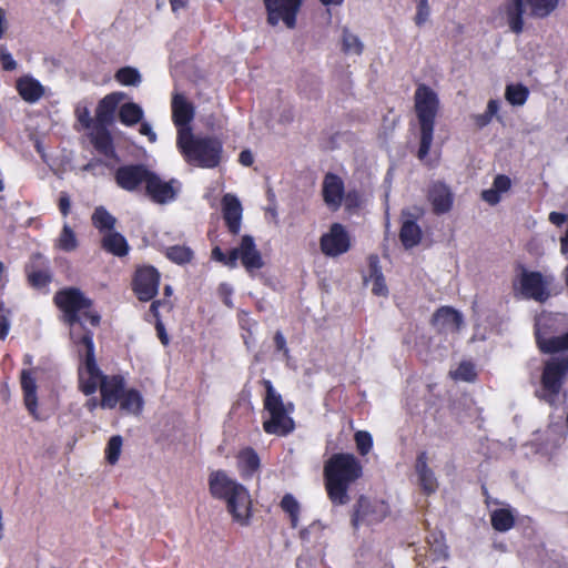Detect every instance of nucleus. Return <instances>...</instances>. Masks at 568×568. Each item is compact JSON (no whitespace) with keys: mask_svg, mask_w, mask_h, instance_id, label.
Masks as SVG:
<instances>
[{"mask_svg":"<svg viewBox=\"0 0 568 568\" xmlns=\"http://www.w3.org/2000/svg\"><path fill=\"white\" fill-rule=\"evenodd\" d=\"M510 184V179L508 176L499 174L495 178L493 186L499 191V193H503L509 190Z\"/></svg>","mask_w":568,"mask_h":568,"instance_id":"3c124183","label":"nucleus"},{"mask_svg":"<svg viewBox=\"0 0 568 568\" xmlns=\"http://www.w3.org/2000/svg\"><path fill=\"white\" fill-rule=\"evenodd\" d=\"M429 14H430V9L428 6V1L419 0L418 6H417V12L415 16V23L417 26L424 24L428 20Z\"/></svg>","mask_w":568,"mask_h":568,"instance_id":"49530a36","label":"nucleus"},{"mask_svg":"<svg viewBox=\"0 0 568 568\" xmlns=\"http://www.w3.org/2000/svg\"><path fill=\"white\" fill-rule=\"evenodd\" d=\"M557 6V0H509L504 6V18L514 33L524 28V16L544 18Z\"/></svg>","mask_w":568,"mask_h":568,"instance_id":"9d476101","label":"nucleus"},{"mask_svg":"<svg viewBox=\"0 0 568 568\" xmlns=\"http://www.w3.org/2000/svg\"><path fill=\"white\" fill-rule=\"evenodd\" d=\"M172 120L178 129V135L181 131L192 132L190 123L194 119L195 110L193 104L182 93L175 92L172 97Z\"/></svg>","mask_w":568,"mask_h":568,"instance_id":"2eb2a0df","label":"nucleus"},{"mask_svg":"<svg viewBox=\"0 0 568 568\" xmlns=\"http://www.w3.org/2000/svg\"><path fill=\"white\" fill-rule=\"evenodd\" d=\"M415 471L422 490L426 495L434 494L438 488V481L433 469L427 464L426 453L423 452L418 455L415 464Z\"/></svg>","mask_w":568,"mask_h":568,"instance_id":"b1692460","label":"nucleus"},{"mask_svg":"<svg viewBox=\"0 0 568 568\" xmlns=\"http://www.w3.org/2000/svg\"><path fill=\"white\" fill-rule=\"evenodd\" d=\"M520 293L526 298H534L536 301H545L549 294L546 290V283L540 273L524 272L520 277Z\"/></svg>","mask_w":568,"mask_h":568,"instance_id":"aec40b11","label":"nucleus"},{"mask_svg":"<svg viewBox=\"0 0 568 568\" xmlns=\"http://www.w3.org/2000/svg\"><path fill=\"white\" fill-rule=\"evenodd\" d=\"M343 181L335 174H326L323 182V196L325 203L333 210L339 207L343 199Z\"/></svg>","mask_w":568,"mask_h":568,"instance_id":"bb28decb","label":"nucleus"},{"mask_svg":"<svg viewBox=\"0 0 568 568\" xmlns=\"http://www.w3.org/2000/svg\"><path fill=\"white\" fill-rule=\"evenodd\" d=\"M474 121L478 128H484L491 121V116L485 112L474 116Z\"/></svg>","mask_w":568,"mask_h":568,"instance_id":"bf43d9fd","label":"nucleus"},{"mask_svg":"<svg viewBox=\"0 0 568 568\" xmlns=\"http://www.w3.org/2000/svg\"><path fill=\"white\" fill-rule=\"evenodd\" d=\"M212 258L223 263L230 268L236 267V252H233V248L230 251V254L226 255L219 246H215L212 250Z\"/></svg>","mask_w":568,"mask_h":568,"instance_id":"37998d69","label":"nucleus"},{"mask_svg":"<svg viewBox=\"0 0 568 568\" xmlns=\"http://www.w3.org/2000/svg\"><path fill=\"white\" fill-rule=\"evenodd\" d=\"M415 111L420 129V143L417 152L419 160H424L433 143L435 118L439 101L437 94L427 85L420 84L414 95Z\"/></svg>","mask_w":568,"mask_h":568,"instance_id":"0eeeda50","label":"nucleus"},{"mask_svg":"<svg viewBox=\"0 0 568 568\" xmlns=\"http://www.w3.org/2000/svg\"><path fill=\"white\" fill-rule=\"evenodd\" d=\"M325 6H339L344 0H320Z\"/></svg>","mask_w":568,"mask_h":568,"instance_id":"338daca9","label":"nucleus"},{"mask_svg":"<svg viewBox=\"0 0 568 568\" xmlns=\"http://www.w3.org/2000/svg\"><path fill=\"white\" fill-rule=\"evenodd\" d=\"M74 114L81 129L87 131L93 150L106 156V97L99 101L94 118H91L90 110L83 104L77 105Z\"/></svg>","mask_w":568,"mask_h":568,"instance_id":"1a4fd4ad","label":"nucleus"},{"mask_svg":"<svg viewBox=\"0 0 568 568\" xmlns=\"http://www.w3.org/2000/svg\"><path fill=\"white\" fill-rule=\"evenodd\" d=\"M239 469L244 477H252L261 466V462L256 452L246 447L237 455Z\"/></svg>","mask_w":568,"mask_h":568,"instance_id":"c85d7f7f","label":"nucleus"},{"mask_svg":"<svg viewBox=\"0 0 568 568\" xmlns=\"http://www.w3.org/2000/svg\"><path fill=\"white\" fill-rule=\"evenodd\" d=\"M274 343H275L276 349L283 352L284 355L287 356L288 348L286 347L285 337L283 336V334L281 332L275 333Z\"/></svg>","mask_w":568,"mask_h":568,"instance_id":"6e6d98bb","label":"nucleus"},{"mask_svg":"<svg viewBox=\"0 0 568 568\" xmlns=\"http://www.w3.org/2000/svg\"><path fill=\"white\" fill-rule=\"evenodd\" d=\"M403 217H405V220L402 223L399 239L406 248H410L419 243L422 230L407 211H403Z\"/></svg>","mask_w":568,"mask_h":568,"instance_id":"cd10ccee","label":"nucleus"},{"mask_svg":"<svg viewBox=\"0 0 568 568\" xmlns=\"http://www.w3.org/2000/svg\"><path fill=\"white\" fill-rule=\"evenodd\" d=\"M528 93V89L521 84H509L506 87L505 98L513 105H523Z\"/></svg>","mask_w":568,"mask_h":568,"instance_id":"4c0bfd02","label":"nucleus"},{"mask_svg":"<svg viewBox=\"0 0 568 568\" xmlns=\"http://www.w3.org/2000/svg\"><path fill=\"white\" fill-rule=\"evenodd\" d=\"M9 329H10V321H9L7 314L1 313L0 314V339L1 341L6 339V337L9 334Z\"/></svg>","mask_w":568,"mask_h":568,"instance_id":"5fc2aeb1","label":"nucleus"},{"mask_svg":"<svg viewBox=\"0 0 568 568\" xmlns=\"http://www.w3.org/2000/svg\"><path fill=\"white\" fill-rule=\"evenodd\" d=\"M8 282L6 274V266L3 262L0 261V287H4Z\"/></svg>","mask_w":568,"mask_h":568,"instance_id":"0e129e2a","label":"nucleus"},{"mask_svg":"<svg viewBox=\"0 0 568 568\" xmlns=\"http://www.w3.org/2000/svg\"><path fill=\"white\" fill-rule=\"evenodd\" d=\"M106 163L103 160H92L88 164L84 165V170L92 171L94 174L101 173L103 174L104 168Z\"/></svg>","mask_w":568,"mask_h":568,"instance_id":"864d4df0","label":"nucleus"},{"mask_svg":"<svg viewBox=\"0 0 568 568\" xmlns=\"http://www.w3.org/2000/svg\"><path fill=\"white\" fill-rule=\"evenodd\" d=\"M210 490L216 498L226 501L227 510L234 520L246 525L251 515V497L247 489L227 476L223 470L210 475Z\"/></svg>","mask_w":568,"mask_h":568,"instance_id":"39448f33","label":"nucleus"},{"mask_svg":"<svg viewBox=\"0 0 568 568\" xmlns=\"http://www.w3.org/2000/svg\"><path fill=\"white\" fill-rule=\"evenodd\" d=\"M16 90L20 98L29 104L39 102L45 94V88L42 83L30 74L17 79Z\"/></svg>","mask_w":568,"mask_h":568,"instance_id":"412c9836","label":"nucleus"},{"mask_svg":"<svg viewBox=\"0 0 568 568\" xmlns=\"http://www.w3.org/2000/svg\"><path fill=\"white\" fill-rule=\"evenodd\" d=\"M114 79L120 84L126 87H138L142 81V77L138 69L132 67H124L119 69L114 74Z\"/></svg>","mask_w":568,"mask_h":568,"instance_id":"e433bc0d","label":"nucleus"},{"mask_svg":"<svg viewBox=\"0 0 568 568\" xmlns=\"http://www.w3.org/2000/svg\"><path fill=\"white\" fill-rule=\"evenodd\" d=\"M433 324L439 331L456 333L463 324V317L452 307H442L434 314Z\"/></svg>","mask_w":568,"mask_h":568,"instance_id":"a878e982","label":"nucleus"},{"mask_svg":"<svg viewBox=\"0 0 568 568\" xmlns=\"http://www.w3.org/2000/svg\"><path fill=\"white\" fill-rule=\"evenodd\" d=\"M233 252H236V262L241 260L242 265L250 273L262 268L264 265L261 253L250 235L243 236L240 245L234 247Z\"/></svg>","mask_w":568,"mask_h":568,"instance_id":"a211bd4d","label":"nucleus"},{"mask_svg":"<svg viewBox=\"0 0 568 568\" xmlns=\"http://www.w3.org/2000/svg\"><path fill=\"white\" fill-rule=\"evenodd\" d=\"M281 507L290 515L292 527L295 528L300 510L297 500L291 494H286L281 501Z\"/></svg>","mask_w":568,"mask_h":568,"instance_id":"ea45409f","label":"nucleus"},{"mask_svg":"<svg viewBox=\"0 0 568 568\" xmlns=\"http://www.w3.org/2000/svg\"><path fill=\"white\" fill-rule=\"evenodd\" d=\"M558 316L540 315L535 322V339L537 348L550 357L544 363L541 374V390L539 397L549 404H555L568 374V331L560 332Z\"/></svg>","mask_w":568,"mask_h":568,"instance_id":"f257e3e1","label":"nucleus"},{"mask_svg":"<svg viewBox=\"0 0 568 568\" xmlns=\"http://www.w3.org/2000/svg\"><path fill=\"white\" fill-rule=\"evenodd\" d=\"M55 246L63 252H72L78 247L77 235L69 224L63 225Z\"/></svg>","mask_w":568,"mask_h":568,"instance_id":"f704fd0d","label":"nucleus"},{"mask_svg":"<svg viewBox=\"0 0 568 568\" xmlns=\"http://www.w3.org/2000/svg\"><path fill=\"white\" fill-rule=\"evenodd\" d=\"M58 207L62 216L67 217L70 214L71 200L70 195L64 191L59 194Z\"/></svg>","mask_w":568,"mask_h":568,"instance_id":"09e8293b","label":"nucleus"},{"mask_svg":"<svg viewBox=\"0 0 568 568\" xmlns=\"http://www.w3.org/2000/svg\"><path fill=\"white\" fill-rule=\"evenodd\" d=\"M140 133L142 135H145L148 136L149 141L150 142H155L156 141V134L155 132L153 131L151 124L146 123V122H143L141 123V126H140Z\"/></svg>","mask_w":568,"mask_h":568,"instance_id":"4d7b16f0","label":"nucleus"},{"mask_svg":"<svg viewBox=\"0 0 568 568\" xmlns=\"http://www.w3.org/2000/svg\"><path fill=\"white\" fill-rule=\"evenodd\" d=\"M126 99V94L124 92H112L109 93V115L116 108V105ZM111 122V118L109 116V123Z\"/></svg>","mask_w":568,"mask_h":568,"instance_id":"8fccbe9b","label":"nucleus"},{"mask_svg":"<svg viewBox=\"0 0 568 568\" xmlns=\"http://www.w3.org/2000/svg\"><path fill=\"white\" fill-rule=\"evenodd\" d=\"M428 200L436 214L448 212L453 205V193L449 187L440 182L434 183L428 192Z\"/></svg>","mask_w":568,"mask_h":568,"instance_id":"393cba45","label":"nucleus"},{"mask_svg":"<svg viewBox=\"0 0 568 568\" xmlns=\"http://www.w3.org/2000/svg\"><path fill=\"white\" fill-rule=\"evenodd\" d=\"M498 111V102L496 100H490L487 104L486 112L493 118Z\"/></svg>","mask_w":568,"mask_h":568,"instance_id":"e2e57ef3","label":"nucleus"},{"mask_svg":"<svg viewBox=\"0 0 568 568\" xmlns=\"http://www.w3.org/2000/svg\"><path fill=\"white\" fill-rule=\"evenodd\" d=\"M122 447V437L120 435L113 436L109 439V465H114L120 456Z\"/></svg>","mask_w":568,"mask_h":568,"instance_id":"a18cd8bd","label":"nucleus"},{"mask_svg":"<svg viewBox=\"0 0 568 568\" xmlns=\"http://www.w3.org/2000/svg\"><path fill=\"white\" fill-rule=\"evenodd\" d=\"M156 332H158V336L161 339L162 344L166 345L169 343V338H168V335L163 327V324L161 322H156Z\"/></svg>","mask_w":568,"mask_h":568,"instance_id":"680f3d73","label":"nucleus"},{"mask_svg":"<svg viewBox=\"0 0 568 568\" xmlns=\"http://www.w3.org/2000/svg\"><path fill=\"white\" fill-rule=\"evenodd\" d=\"M267 11V22L276 26L283 21L287 28L293 29L296 23V14L302 0H263Z\"/></svg>","mask_w":568,"mask_h":568,"instance_id":"f8f14e48","label":"nucleus"},{"mask_svg":"<svg viewBox=\"0 0 568 568\" xmlns=\"http://www.w3.org/2000/svg\"><path fill=\"white\" fill-rule=\"evenodd\" d=\"M369 276L365 281L372 283V291L375 295L386 296L388 294V288L385 283L384 275L378 266L377 256L369 257Z\"/></svg>","mask_w":568,"mask_h":568,"instance_id":"7c9ffc66","label":"nucleus"},{"mask_svg":"<svg viewBox=\"0 0 568 568\" xmlns=\"http://www.w3.org/2000/svg\"><path fill=\"white\" fill-rule=\"evenodd\" d=\"M160 274L152 267L146 266L136 271L134 278V292L140 301H151L159 290Z\"/></svg>","mask_w":568,"mask_h":568,"instance_id":"4468645a","label":"nucleus"},{"mask_svg":"<svg viewBox=\"0 0 568 568\" xmlns=\"http://www.w3.org/2000/svg\"><path fill=\"white\" fill-rule=\"evenodd\" d=\"M348 247V236L341 224H333L331 231L321 239V250L328 256L343 254Z\"/></svg>","mask_w":568,"mask_h":568,"instance_id":"f3484780","label":"nucleus"},{"mask_svg":"<svg viewBox=\"0 0 568 568\" xmlns=\"http://www.w3.org/2000/svg\"><path fill=\"white\" fill-rule=\"evenodd\" d=\"M171 7L173 11H176L181 8H184L187 3V0H170Z\"/></svg>","mask_w":568,"mask_h":568,"instance_id":"69168bd1","label":"nucleus"},{"mask_svg":"<svg viewBox=\"0 0 568 568\" xmlns=\"http://www.w3.org/2000/svg\"><path fill=\"white\" fill-rule=\"evenodd\" d=\"M20 385L23 394V404L29 414L39 419L37 378L31 369H22L20 374Z\"/></svg>","mask_w":568,"mask_h":568,"instance_id":"6ab92c4d","label":"nucleus"},{"mask_svg":"<svg viewBox=\"0 0 568 568\" xmlns=\"http://www.w3.org/2000/svg\"><path fill=\"white\" fill-rule=\"evenodd\" d=\"M388 513V505L383 500L361 497L357 501L352 521L354 526H358L364 523L376 524L382 521Z\"/></svg>","mask_w":568,"mask_h":568,"instance_id":"ddd939ff","label":"nucleus"},{"mask_svg":"<svg viewBox=\"0 0 568 568\" xmlns=\"http://www.w3.org/2000/svg\"><path fill=\"white\" fill-rule=\"evenodd\" d=\"M355 442H356V446H357V449L361 455L364 456V455L368 454V452L371 450L372 445H373L372 436L369 433L364 432V430H358L355 434Z\"/></svg>","mask_w":568,"mask_h":568,"instance_id":"c03bdc74","label":"nucleus"},{"mask_svg":"<svg viewBox=\"0 0 568 568\" xmlns=\"http://www.w3.org/2000/svg\"><path fill=\"white\" fill-rule=\"evenodd\" d=\"M115 219L109 214V253L123 257L129 253L130 246L124 236L112 231Z\"/></svg>","mask_w":568,"mask_h":568,"instance_id":"473e14b6","label":"nucleus"},{"mask_svg":"<svg viewBox=\"0 0 568 568\" xmlns=\"http://www.w3.org/2000/svg\"><path fill=\"white\" fill-rule=\"evenodd\" d=\"M74 344L80 357L83 358L78 369L80 390L85 395H92L97 389L100 390V400L90 398L87 406L90 410L99 405L104 408L106 407V375H103L98 367L92 333L82 334L80 341Z\"/></svg>","mask_w":568,"mask_h":568,"instance_id":"7ed1b4c3","label":"nucleus"},{"mask_svg":"<svg viewBox=\"0 0 568 568\" xmlns=\"http://www.w3.org/2000/svg\"><path fill=\"white\" fill-rule=\"evenodd\" d=\"M176 145L191 164L212 169L221 162L223 145L216 138L195 136L192 132L183 130L176 136Z\"/></svg>","mask_w":568,"mask_h":568,"instance_id":"423d86ee","label":"nucleus"},{"mask_svg":"<svg viewBox=\"0 0 568 568\" xmlns=\"http://www.w3.org/2000/svg\"><path fill=\"white\" fill-rule=\"evenodd\" d=\"M152 172L143 165H125L118 169L115 174L116 183L126 191H134L140 185L146 186Z\"/></svg>","mask_w":568,"mask_h":568,"instance_id":"dca6fc26","label":"nucleus"},{"mask_svg":"<svg viewBox=\"0 0 568 568\" xmlns=\"http://www.w3.org/2000/svg\"><path fill=\"white\" fill-rule=\"evenodd\" d=\"M515 523L513 513L509 509H496L491 514V525L498 531L509 530Z\"/></svg>","mask_w":568,"mask_h":568,"instance_id":"72a5a7b5","label":"nucleus"},{"mask_svg":"<svg viewBox=\"0 0 568 568\" xmlns=\"http://www.w3.org/2000/svg\"><path fill=\"white\" fill-rule=\"evenodd\" d=\"M325 486L331 501L345 505L349 501V485L362 475V466L352 454H334L324 467Z\"/></svg>","mask_w":568,"mask_h":568,"instance_id":"20e7f679","label":"nucleus"},{"mask_svg":"<svg viewBox=\"0 0 568 568\" xmlns=\"http://www.w3.org/2000/svg\"><path fill=\"white\" fill-rule=\"evenodd\" d=\"M92 224L101 233V248L106 251V209L103 205L98 206L92 214Z\"/></svg>","mask_w":568,"mask_h":568,"instance_id":"58836bf2","label":"nucleus"},{"mask_svg":"<svg viewBox=\"0 0 568 568\" xmlns=\"http://www.w3.org/2000/svg\"><path fill=\"white\" fill-rule=\"evenodd\" d=\"M54 305L62 313V321L70 326V336L73 343L80 341L82 334L91 333L85 323L98 326L100 315L93 310V302L78 287H64L53 296Z\"/></svg>","mask_w":568,"mask_h":568,"instance_id":"f03ea898","label":"nucleus"},{"mask_svg":"<svg viewBox=\"0 0 568 568\" xmlns=\"http://www.w3.org/2000/svg\"><path fill=\"white\" fill-rule=\"evenodd\" d=\"M239 161L244 166H251L254 162V156L251 151L244 150L240 153Z\"/></svg>","mask_w":568,"mask_h":568,"instance_id":"13d9d810","label":"nucleus"},{"mask_svg":"<svg viewBox=\"0 0 568 568\" xmlns=\"http://www.w3.org/2000/svg\"><path fill=\"white\" fill-rule=\"evenodd\" d=\"M265 386L264 408L268 418L263 422V428L267 434L284 436L294 429V422L290 416L293 410L291 403L284 404L282 396L274 389L272 383L263 381Z\"/></svg>","mask_w":568,"mask_h":568,"instance_id":"6e6552de","label":"nucleus"},{"mask_svg":"<svg viewBox=\"0 0 568 568\" xmlns=\"http://www.w3.org/2000/svg\"><path fill=\"white\" fill-rule=\"evenodd\" d=\"M499 194H500L499 191H497L493 186V187H490L488 190H484L481 192V197H483L484 201H486L490 205H495V204H497L500 201V195Z\"/></svg>","mask_w":568,"mask_h":568,"instance_id":"603ef678","label":"nucleus"},{"mask_svg":"<svg viewBox=\"0 0 568 568\" xmlns=\"http://www.w3.org/2000/svg\"><path fill=\"white\" fill-rule=\"evenodd\" d=\"M172 183L173 182L162 181L152 172L145 186L146 194L152 199V201L160 204L173 201L178 191Z\"/></svg>","mask_w":568,"mask_h":568,"instance_id":"4be33fe9","label":"nucleus"},{"mask_svg":"<svg viewBox=\"0 0 568 568\" xmlns=\"http://www.w3.org/2000/svg\"><path fill=\"white\" fill-rule=\"evenodd\" d=\"M364 45L359 38L352 33L347 28L343 29L342 33V50L346 54L359 55L362 54Z\"/></svg>","mask_w":568,"mask_h":568,"instance_id":"c9c22d12","label":"nucleus"},{"mask_svg":"<svg viewBox=\"0 0 568 568\" xmlns=\"http://www.w3.org/2000/svg\"><path fill=\"white\" fill-rule=\"evenodd\" d=\"M454 379L473 382L476 377L475 368L471 363L463 362L458 368L450 373Z\"/></svg>","mask_w":568,"mask_h":568,"instance_id":"79ce46f5","label":"nucleus"},{"mask_svg":"<svg viewBox=\"0 0 568 568\" xmlns=\"http://www.w3.org/2000/svg\"><path fill=\"white\" fill-rule=\"evenodd\" d=\"M143 115V109L134 102L123 103L118 110L120 122L126 126H133L140 123Z\"/></svg>","mask_w":568,"mask_h":568,"instance_id":"2f4dec72","label":"nucleus"},{"mask_svg":"<svg viewBox=\"0 0 568 568\" xmlns=\"http://www.w3.org/2000/svg\"><path fill=\"white\" fill-rule=\"evenodd\" d=\"M223 217L231 233L237 234L241 229L242 205L233 194H225L222 200Z\"/></svg>","mask_w":568,"mask_h":568,"instance_id":"5701e85b","label":"nucleus"},{"mask_svg":"<svg viewBox=\"0 0 568 568\" xmlns=\"http://www.w3.org/2000/svg\"><path fill=\"white\" fill-rule=\"evenodd\" d=\"M159 305H160V301H154L151 306H150V311L152 312V314L154 316H158V308H159Z\"/></svg>","mask_w":568,"mask_h":568,"instance_id":"774afa93","label":"nucleus"},{"mask_svg":"<svg viewBox=\"0 0 568 568\" xmlns=\"http://www.w3.org/2000/svg\"><path fill=\"white\" fill-rule=\"evenodd\" d=\"M26 275L30 286L37 290L47 287L52 282L49 266L36 267L34 264L26 265Z\"/></svg>","mask_w":568,"mask_h":568,"instance_id":"c756f323","label":"nucleus"},{"mask_svg":"<svg viewBox=\"0 0 568 568\" xmlns=\"http://www.w3.org/2000/svg\"><path fill=\"white\" fill-rule=\"evenodd\" d=\"M166 256L178 264H183L192 258V251L185 246H171L166 251Z\"/></svg>","mask_w":568,"mask_h":568,"instance_id":"a19ab883","label":"nucleus"},{"mask_svg":"<svg viewBox=\"0 0 568 568\" xmlns=\"http://www.w3.org/2000/svg\"><path fill=\"white\" fill-rule=\"evenodd\" d=\"M566 215L562 213L551 212L549 214V221L557 226H560L566 221Z\"/></svg>","mask_w":568,"mask_h":568,"instance_id":"052dcab7","label":"nucleus"},{"mask_svg":"<svg viewBox=\"0 0 568 568\" xmlns=\"http://www.w3.org/2000/svg\"><path fill=\"white\" fill-rule=\"evenodd\" d=\"M0 63L6 71H13L17 68L16 60L4 47H0Z\"/></svg>","mask_w":568,"mask_h":568,"instance_id":"de8ad7c7","label":"nucleus"},{"mask_svg":"<svg viewBox=\"0 0 568 568\" xmlns=\"http://www.w3.org/2000/svg\"><path fill=\"white\" fill-rule=\"evenodd\" d=\"M109 408L119 405L125 414L139 416L143 409L144 400L141 393L133 388H125L122 376L109 378Z\"/></svg>","mask_w":568,"mask_h":568,"instance_id":"9b49d317","label":"nucleus"}]
</instances>
